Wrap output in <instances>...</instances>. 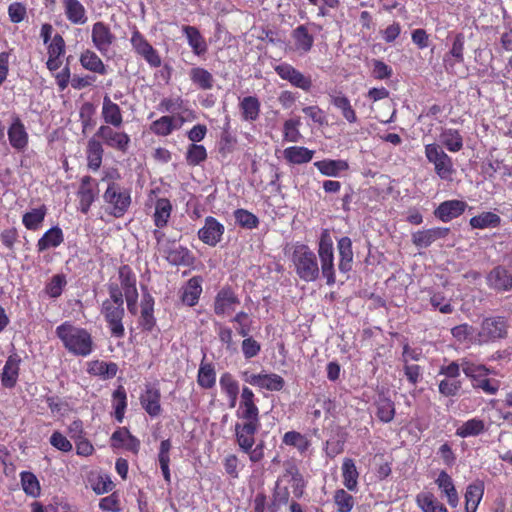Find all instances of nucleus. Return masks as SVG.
Instances as JSON below:
<instances>
[{
	"label": "nucleus",
	"instance_id": "f257e3e1",
	"mask_svg": "<svg viewBox=\"0 0 512 512\" xmlns=\"http://www.w3.org/2000/svg\"><path fill=\"white\" fill-rule=\"evenodd\" d=\"M237 421L234 425L235 441L240 451L246 453L252 463H259L264 459L265 444L256 443V434L261 428L260 413H235Z\"/></svg>",
	"mask_w": 512,
	"mask_h": 512
},
{
	"label": "nucleus",
	"instance_id": "f03ea898",
	"mask_svg": "<svg viewBox=\"0 0 512 512\" xmlns=\"http://www.w3.org/2000/svg\"><path fill=\"white\" fill-rule=\"evenodd\" d=\"M107 290L109 297L102 302L100 314L103 316L111 335L115 338H123L125 336L123 324L125 299L117 283H108Z\"/></svg>",
	"mask_w": 512,
	"mask_h": 512
},
{
	"label": "nucleus",
	"instance_id": "7ed1b4c3",
	"mask_svg": "<svg viewBox=\"0 0 512 512\" xmlns=\"http://www.w3.org/2000/svg\"><path fill=\"white\" fill-rule=\"evenodd\" d=\"M55 333L64 348L75 356L87 357L94 349L91 333L85 328L75 326L70 321H65L57 326Z\"/></svg>",
	"mask_w": 512,
	"mask_h": 512
},
{
	"label": "nucleus",
	"instance_id": "20e7f679",
	"mask_svg": "<svg viewBox=\"0 0 512 512\" xmlns=\"http://www.w3.org/2000/svg\"><path fill=\"white\" fill-rule=\"evenodd\" d=\"M291 262L296 275L304 282H314L320 276L319 263L314 251L306 244L293 246Z\"/></svg>",
	"mask_w": 512,
	"mask_h": 512
},
{
	"label": "nucleus",
	"instance_id": "39448f33",
	"mask_svg": "<svg viewBox=\"0 0 512 512\" xmlns=\"http://www.w3.org/2000/svg\"><path fill=\"white\" fill-rule=\"evenodd\" d=\"M105 212L114 218H122L130 209L132 191L115 181H109L104 191Z\"/></svg>",
	"mask_w": 512,
	"mask_h": 512
},
{
	"label": "nucleus",
	"instance_id": "423d86ee",
	"mask_svg": "<svg viewBox=\"0 0 512 512\" xmlns=\"http://www.w3.org/2000/svg\"><path fill=\"white\" fill-rule=\"evenodd\" d=\"M317 253L320 261V274L325 278L328 286H333L336 283L334 243L328 229H323L320 234Z\"/></svg>",
	"mask_w": 512,
	"mask_h": 512
},
{
	"label": "nucleus",
	"instance_id": "0eeeda50",
	"mask_svg": "<svg viewBox=\"0 0 512 512\" xmlns=\"http://www.w3.org/2000/svg\"><path fill=\"white\" fill-rule=\"evenodd\" d=\"M427 161L433 165L435 174L444 181H451L456 173L454 162L440 144L429 143L424 146Z\"/></svg>",
	"mask_w": 512,
	"mask_h": 512
},
{
	"label": "nucleus",
	"instance_id": "6e6552de",
	"mask_svg": "<svg viewBox=\"0 0 512 512\" xmlns=\"http://www.w3.org/2000/svg\"><path fill=\"white\" fill-rule=\"evenodd\" d=\"M118 279L120 290L130 312L135 309L138 301V290L136 286V275L128 264H123L118 268Z\"/></svg>",
	"mask_w": 512,
	"mask_h": 512
},
{
	"label": "nucleus",
	"instance_id": "1a4fd4ad",
	"mask_svg": "<svg viewBox=\"0 0 512 512\" xmlns=\"http://www.w3.org/2000/svg\"><path fill=\"white\" fill-rule=\"evenodd\" d=\"M95 137L116 151L127 153L131 144V137L125 131L114 129L112 126L101 125L95 133Z\"/></svg>",
	"mask_w": 512,
	"mask_h": 512
},
{
	"label": "nucleus",
	"instance_id": "9d476101",
	"mask_svg": "<svg viewBox=\"0 0 512 512\" xmlns=\"http://www.w3.org/2000/svg\"><path fill=\"white\" fill-rule=\"evenodd\" d=\"M239 305L240 298L235 289L230 285H224L214 297L213 312L216 316L225 317L234 313Z\"/></svg>",
	"mask_w": 512,
	"mask_h": 512
},
{
	"label": "nucleus",
	"instance_id": "9b49d317",
	"mask_svg": "<svg viewBox=\"0 0 512 512\" xmlns=\"http://www.w3.org/2000/svg\"><path fill=\"white\" fill-rule=\"evenodd\" d=\"M245 382L259 389L267 391L278 392L285 386V380L282 376L276 373L260 372L257 374H249L248 371L242 373Z\"/></svg>",
	"mask_w": 512,
	"mask_h": 512
},
{
	"label": "nucleus",
	"instance_id": "f8f14e48",
	"mask_svg": "<svg viewBox=\"0 0 512 512\" xmlns=\"http://www.w3.org/2000/svg\"><path fill=\"white\" fill-rule=\"evenodd\" d=\"M131 45L135 52L140 55L151 67L161 66V57L158 51L146 40V38L135 30L131 36Z\"/></svg>",
	"mask_w": 512,
	"mask_h": 512
},
{
	"label": "nucleus",
	"instance_id": "ddd939ff",
	"mask_svg": "<svg viewBox=\"0 0 512 512\" xmlns=\"http://www.w3.org/2000/svg\"><path fill=\"white\" fill-rule=\"evenodd\" d=\"M274 70L281 79L288 81L294 87L306 92L312 88L311 77L304 75L289 63H280L274 67Z\"/></svg>",
	"mask_w": 512,
	"mask_h": 512
},
{
	"label": "nucleus",
	"instance_id": "4468645a",
	"mask_svg": "<svg viewBox=\"0 0 512 512\" xmlns=\"http://www.w3.org/2000/svg\"><path fill=\"white\" fill-rule=\"evenodd\" d=\"M91 40L94 48L102 55H106L115 42L116 37L107 23L97 21L92 25Z\"/></svg>",
	"mask_w": 512,
	"mask_h": 512
},
{
	"label": "nucleus",
	"instance_id": "2eb2a0df",
	"mask_svg": "<svg viewBox=\"0 0 512 512\" xmlns=\"http://www.w3.org/2000/svg\"><path fill=\"white\" fill-rule=\"evenodd\" d=\"M507 334V322L504 317H488L481 323L479 338L483 342L504 338Z\"/></svg>",
	"mask_w": 512,
	"mask_h": 512
},
{
	"label": "nucleus",
	"instance_id": "dca6fc26",
	"mask_svg": "<svg viewBox=\"0 0 512 512\" xmlns=\"http://www.w3.org/2000/svg\"><path fill=\"white\" fill-rule=\"evenodd\" d=\"M465 36L463 33H456L452 39L451 47L443 57V65L447 73L454 74L456 64L464 62Z\"/></svg>",
	"mask_w": 512,
	"mask_h": 512
},
{
	"label": "nucleus",
	"instance_id": "f3484780",
	"mask_svg": "<svg viewBox=\"0 0 512 512\" xmlns=\"http://www.w3.org/2000/svg\"><path fill=\"white\" fill-rule=\"evenodd\" d=\"M225 232L224 225L213 216H207L204 226L198 230V238L204 244L215 247L221 242Z\"/></svg>",
	"mask_w": 512,
	"mask_h": 512
},
{
	"label": "nucleus",
	"instance_id": "a211bd4d",
	"mask_svg": "<svg viewBox=\"0 0 512 512\" xmlns=\"http://www.w3.org/2000/svg\"><path fill=\"white\" fill-rule=\"evenodd\" d=\"M77 197L79 200L78 210L87 214L97 197V183L91 176L85 175L81 178Z\"/></svg>",
	"mask_w": 512,
	"mask_h": 512
},
{
	"label": "nucleus",
	"instance_id": "6ab92c4d",
	"mask_svg": "<svg viewBox=\"0 0 512 512\" xmlns=\"http://www.w3.org/2000/svg\"><path fill=\"white\" fill-rule=\"evenodd\" d=\"M142 409L152 418L162 413L161 391L155 385L147 384L139 396Z\"/></svg>",
	"mask_w": 512,
	"mask_h": 512
},
{
	"label": "nucleus",
	"instance_id": "aec40b11",
	"mask_svg": "<svg viewBox=\"0 0 512 512\" xmlns=\"http://www.w3.org/2000/svg\"><path fill=\"white\" fill-rule=\"evenodd\" d=\"M450 233L448 227H432L418 230L411 235L413 245L419 249H425L431 246L439 239L446 238Z\"/></svg>",
	"mask_w": 512,
	"mask_h": 512
},
{
	"label": "nucleus",
	"instance_id": "412c9836",
	"mask_svg": "<svg viewBox=\"0 0 512 512\" xmlns=\"http://www.w3.org/2000/svg\"><path fill=\"white\" fill-rule=\"evenodd\" d=\"M467 208L468 204L463 200H445L435 208L434 216L441 222L447 223L460 217Z\"/></svg>",
	"mask_w": 512,
	"mask_h": 512
},
{
	"label": "nucleus",
	"instance_id": "4be33fe9",
	"mask_svg": "<svg viewBox=\"0 0 512 512\" xmlns=\"http://www.w3.org/2000/svg\"><path fill=\"white\" fill-rule=\"evenodd\" d=\"M487 286L498 292L512 290V274L502 265L494 267L486 276Z\"/></svg>",
	"mask_w": 512,
	"mask_h": 512
},
{
	"label": "nucleus",
	"instance_id": "5701e85b",
	"mask_svg": "<svg viewBox=\"0 0 512 512\" xmlns=\"http://www.w3.org/2000/svg\"><path fill=\"white\" fill-rule=\"evenodd\" d=\"M8 140L12 148L17 151H24L29 142V135L18 115L12 117V122L7 131Z\"/></svg>",
	"mask_w": 512,
	"mask_h": 512
},
{
	"label": "nucleus",
	"instance_id": "b1692460",
	"mask_svg": "<svg viewBox=\"0 0 512 512\" xmlns=\"http://www.w3.org/2000/svg\"><path fill=\"white\" fill-rule=\"evenodd\" d=\"M21 363L22 358L18 353L14 352L8 356L0 374L1 384L4 388L12 389L16 386Z\"/></svg>",
	"mask_w": 512,
	"mask_h": 512
},
{
	"label": "nucleus",
	"instance_id": "393cba45",
	"mask_svg": "<svg viewBox=\"0 0 512 512\" xmlns=\"http://www.w3.org/2000/svg\"><path fill=\"white\" fill-rule=\"evenodd\" d=\"M309 27L321 30L322 26L314 22L308 24H301L292 31V39L294 40L295 47L297 50L307 53L314 45V37L309 32Z\"/></svg>",
	"mask_w": 512,
	"mask_h": 512
},
{
	"label": "nucleus",
	"instance_id": "a878e982",
	"mask_svg": "<svg viewBox=\"0 0 512 512\" xmlns=\"http://www.w3.org/2000/svg\"><path fill=\"white\" fill-rule=\"evenodd\" d=\"M101 117L105 125L120 128L123 125V112L120 106L113 102L108 95L103 97Z\"/></svg>",
	"mask_w": 512,
	"mask_h": 512
},
{
	"label": "nucleus",
	"instance_id": "bb28decb",
	"mask_svg": "<svg viewBox=\"0 0 512 512\" xmlns=\"http://www.w3.org/2000/svg\"><path fill=\"white\" fill-rule=\"evenodd\" d=\"M165 259L173 266L192 267L195 263L194 254L185 246H172L165 250Z\"/></svg>",
	"mask_w": 512,
	"mask_h": 512
},
{
	"label": "nucleus",
	"instance_id": "cd10ccee",
	"mask_svg": "<svg viewBox=\"0 0 512 512\" xmlns=\"http://www.w3.org/2000/svg\"><path fill=\"white\" fill-rule=\"evenodd\" d=\"M202 277L193 276L182 287L180 299L183 304L193 307L198 304L202 294Z\"/></svg>",
	"mask_w": 512,
	"mask_h": 512
},
{
	"label": "nucleus",
	"instance_id": "c85d7f7f",
	"mask_svg": "<svg viewBox=\"0 0 512 512\" xmlns=\"http://www.w3.org/2000/svg\"><path fill=\"white\" fill-rule=\"evenodd\" d=\"M221 393L227 398L229 408H234L237 404L240 393L239 382L230 372H224L219 378Z\"/></svg>",
	"mask_w": 512,
	"mask_h": 512
},
{
	"label": "nucleus",
	"instance_id": "c756f323",
	"mask_svg": "<svg viewBox=\"0 0 512 512\" xmlns=\"http://www.w3.org/2000/svg\"><path fill=\"white\" fill-rule=\"evenodd\" d=\"M337 250L339 255L338 269L342 273H348L352 270L353 266V247L352 241L349 237H341L337 241Z\"/></svg>",
	"mask_w": 512,
	"mask_h": 512
},
{
	"label": "nucleus",
	"instance_id": "7c9ffc66",
	"mask_svg": "<svg viewBox=\"0 0 512 512\" xmlns=\"http://www.w3.org/2000/svg\"><path fill=\"white\" fill-rule=\"evenodd\" d=\"M329 98L330 103L341 112L342 117L349 124H355L358 121L356 111L351 105L350 99L341 91L337 93H330Z\"/></svg>",
	"mask_w": 512,
	"mask_h": 512
},
{
	"label": "nucleus",
	"instance_id": "2f4dec72",
	"mask_svg": "<svg viewBox=\"0 0 512 512\" xmlns=\"http://www.w3.org/2000/svg\"><path fill=\"white\" fill-rule=\"evenodd\" d=\"M435 483L440 489L441 493L447 498L448 504L452 508H456L459 504V495L451 476L446 471L442 470L438 474Z\"/></svg>",
	"mask_w": 512,
	"mask_h": 512
},
{
	"label": "nucleus",
	"instance_id": "473e14b6",
	"mask_svg": "<svg viewBox=\"0 0 512 512\" xmlns=\"http://www.w3.org/2000/svg\"><path fill=\"white\" fill-rule=\"evenodd\" d=\"M79 62L83 69L92 73L99 75H106L108 73L107 66L98 54L91 49H85L80 53Z\"/></svg>",
	"mask_w": 512,
	"mask_h": 512
},
{
	"label": "nucleus",
	"instance_id": "72a5a7b5",
	"mask_svg": "<svg viewBox=\"0 0 512 512\" xmlns=\"http://www.w3.org/2000/svg\"><path fill=\"white\" fill-rule=\"evenodd\" d=\"M64 14L73 25H83L87 22V12L79 0H62Z\"/></svg>",
	"mask_w": 512,
	"mask_h": 512
},
{
	"label": "nucleus",
	"instance_id": "f704fd0d",
	"mask_svg": "<svg viewBox=\"0 0 512 512\" xmlns=\"http://www.w3.org/2000/svg\"><path fill=\"white\" fill-rule=\"evenodd\" d=\"M485 485L482 480H476L466 487L465 512H476L484 495Z\"/></svg>",
	"mask_w": 512,
	"mask_h": 512
},
{
	"label": "nucleus",
	"instance_id": "c9c22d12",
	"mask_svg": "<svg viewBox=\"0 0 512 512\" xmlns=\"http://www.w3.org/2000/svg\"><path fill=\"white\" fill-rule=\"evenodd\" d=\"M173 206L168 198H157L154 204L153 222L158 229L165 228L171 218Z\"/></svg>",
	"mask_w": 512,
	"mask_h": 512
},
{
	"label": "nucleus",
	"instance_id": "e433bc0d",
	"mask_svg": "<svg viewBox=\"0 0 512 512\" xmlns=\"http://www.w3.org/2000/svg\"><path fill=\"white\" fill-rule=\"evenodd\" d=\"M139 323L141 328L147 332H151L156 326V319L154 317V298L149 293H145L143 295Z\"/></svg>",
	"mask_w": 512,
	"mask_h": 512
},
{
	"label": "nucleus",
	"instance_id": "4c0bfd02",
	"mask_svg": "<svg viewBox=\"0 0 512 512\" xmlns=\"http://www.w3.org/2000/svg\"><path fill=\"white\" fill-rule=\"evenodd\" d=\"M104 155L103 145L100 140L92 137L87 142L86 159L87 167L92 171H98L102 165Z\"/></svg>",
	"mask_w": 512,
	"mask_h": 512
},
{
	"label": "nucleus",
	"instance_id": "58836bf2",
	"mask_svg": "<svg viewBox=\"0 0 512 512\" xmlns=\"http://www.w3.org/2000/svg\"><path fill=\"white\" fill-rule=\"evenodd\" d=\"M64 242V234L59 226H53L48 229L40 239L36 247L38 252H44L50 248H57Z\"/></svg>",
	"mask_w": 512,
	"mask_h": 512
},
{
	"label": "nucleus",
	"instance_id": "ea45409f",
	"mask_svg": "<svg viewBox=\"0 0 512 512\" xmlns=\"http://www.w3.org/2000/svg\"><path fill=\"white\" fill-rule=\"evenodd\" d=\"M439 138L441 146L445 147L451 153H457L463 148V136L458 129L444 128L442 129Z\"/></svg>",
	"mask_w": 512,
	"mask_h": 512
},
{
	"label": "nucleus",
	"instance_id": "a19ab883",
	"mask_svg": "<svg viewBox=\"0 0 512 512\" xmlns=\"http://www.w3.org/2000/svg\"><path fill=\"white\" fill-rule=\"evenodd\" d=\"M179 120L180 124L176 125L175 117L164 115L161 116L159 119L153 121L149 126V130L157 136L165 137L170 135L174 130L180 128V126L184 122V118L179 117Z\"/></svg>",
	"mask_w": 512,
	"mask_h": 512
},
{
	"label": "nucleus",
	"instance_id": "79ce46f5",
	"mask_svg": "<svg viewBox=\"0 0 512 512\" xmlns=\"http://www.w3.org/2000/svg\"><path fill=\"white\" fill-rule=\"evenodd\" d=\"M182 32L186 36L188 44L195 55L201 56L206 53L207 43L196 27L185 25L182 27Z\"/></svg>",
	"mask_w": 512,
	"mask_h": 512
},
{
	"label": "nucleus",
	"instance_id": "37998d69",
	"mask_svg": "<svg viewBox=\"0 0 512 512\" xmlns=\"http://www.w3.org/2000/svg\"><path fill=\"white\" fill-rule=\"evenodd\" d=\"M243 121L254 122L259 118L261 103L256 96H246L239 102Z\"/></svg>",
	"mask_w": 512,
	"mask_h": 512
},
{
	"label": "nucleus",
	"instance_id": "c03bdc74",
	"mask_svg": "<svg viewBox=\"0 0 512 512\" xmlns=\"http://www.w3.org/2000/svg\"><path fill=\"white\" fill-rule=\"evenodd\" d=\"M87 372L92 376H98L107 380L116 376L118 372V365L115 362L93 360L88 363Z\"/></svg>",
	"mask_w": 512,
	"mask_h": 512
},
{
	"label": "nucleus",
	"instance_id": "a18cd8bd",
	"mask_svg": "<svg viewBox=\"0 0 512 512\" xmlns=\"http://www.w3.org/2000/svg\"><path fill=\"white\" fill-rule=\"evenodd\" d=\"M472 229L484 230L488 228H498L501 225V218L498 214L491 211H484L473 216L469 220Z\"/></svg>",
	"mask_w": 512,
	"mask_h": 512
},
{
	"label": "nucleus",
	"instance_id": "49530a36",
	"mask_svg": "<svg viewBox=\"0 0 512 512\" xmlns=\"http://www.w3.org/2000/svg\"><path fill=\"white\" fill-rule=\"evenodd\" d=\"M342 479L343 485L347 490L355 492L358 488L359 472L356 468L355 462L351 458H345L342 463Z\"/></svg>",
	"mask_w": 512,
	"mask_h": 512
},
{
	"label": "nucleus",
	"instance_id": "de8ad7c7",
	"mask_svg": "<svg viewBox=\"0 0 512 512\" xmlns=\"http://www.w3.org/2000/svg\"><path fill=\"white\" fill-rule=\"evenodd\" d=\"M197 384L205 390L214 388L216 385V371L213 363L201 361L197 373Z\"/></svg>",
	"mask_w": 512,
	"mask_h": 512
},
{
	"label": "nucleus",
	"instance_id": "09e8293b",
	"mask_svg": "<svg viewBox=\"0 0 512 512\" xmlns=\"http://www.w3.org/2000/svg\"><path fill=\"white\" fill-rule=\"evenodd\" d=\"M284 158L291 164H304L312 160L314 151L304 146H290L283 151Z\"/></svg>",
	"mask_w": 512,
	"mask_h": 512
},
{
	"label": "nucleus",
	"instance_id": "8fccbe9b",
	"mask_svg": "<svg viewBox=\"0 0 512 512\" xmlns=\"http://www.w3.org/2000/svg\"><path fill=\"white\" fill-rule=\"evenodd\" d=\"M191 82L201 90H210L214 86V77L211 72L202 67H193L189 71Z\"/></svg>",
	"mask_w": 512,
	"mask_h": 512
},
{
	"label": "nucleus",
	"instance_id": "3c124183",
	"mask_svg": "<svg viewBox=\"0 0 512 512\" xmlns=\"http://www.w3.org/2000/svg\"><path fill=\"white\" fill-rule=\"evenodd\" d=\"M127 393L123 385H119L112 393V406L114 409V418L118 423L124 420L127 409Z\"/></svg>",
	"mask_w": 512,
	"mask_h": 512
},
{
	"label": "nucleus",
	"instance_id": "603ef678",
	"mask_svg": "<svg viewBox=\"0 0 512 512\" xmlns=\"http://www.w3.org/2000/svg\"><path fill=\"white\" fill-rule=\"evenodd\" d=\"M282 443L297 449V451L304 455L311 446V441L304 434L298 431H288L282 437Z\"/></svg>",
	"mask_w": 512,
	"mask_h": 512
},
{
	"label": "nucleus",
	"instance_id": "864d4df0",
	"mask_svg": "<svg viewBox=\"0 0 512 512\" xmlns=\"http://www.w3.org/2000/svg\"><path fill=\"white\" fill-rule=\"evenodd\" d=\"M46 214V206L41 205L38 208H34L31 211L24 213L22 216V223L27 230L37 231L42 226Z\"/></svg>",
	"mask_w": 512,
	"mask_h": 512
},
{
	"label": "nucleus",
	"instance_id": "5fc2aeb1",
	"mask_svg": "<svg viewBox=\"0 0 512 512\" xmlns=\"http://www.w3.org/2000/svg\"><path fill=\"white\" fill-rule=\"evenodd\" d=\"M314 166L322 175L330 177H336L340 172L346 171L349 168V165L345 160L331 159L317 161L314 163Z\"/></svg>",
	"mask_w": 512,
	"mask_h": 512
},
{
	"label": "nucleus",
	"instance_id": "6e6d98bb",
	"mask_svg": "<svg viewBox=\"0 0 512 512\" xmlns=\"http://www.w3.org/2000/svg\"><path fill=\"white\" fill-rule=\"evenodd\" d=\"M172 443L170 439L162 440L159 446L158 462L162 471V475L167 484L171 483L170 473V451Z\"/></svg>",
	"mask_w": 512,
	"mask_h": 512
},
{
	"label": "nucleus",
	"instance_id": "4d7b16f0",
	"mask_svg": "<svg viewBox=\"0 0 512 512\" xmlns=\"http://www.w3.org/2000/svg\"><path fill=\"white\" fill-rule=\"evenodd\" d=\"M416 503L422 512H449L448 509L430 493H419Z\"/></svg>",
	"mask_w": 512,
	"mask_h": 512
},
{
	"label": "nucleus",
	"instance_id": "13d9d810",
	"mask_svg": "<svg viewBox=\"0 0 512 512\" xmlns=\"http://www.w3.org/2000/svg\"><path fill=\"white\" fill-rule=\"evenodd\" d=\"M236 412L260 413L259 407L257 406L256 396L253 390L248 386H243L241 389L239 406Z\"/></svg>",
	"mask_w": 512,
	"mask_h": 512
},
{
	"label": "nucleus",
	"instance_id": "bf43d9fd",
	"mask_svg": "<svg viewBox=\"0 0 512 512\" xmlns=\"http://www.w3.org/2000/svg\"><path fill=\"white\" fill-rule=\"evenodd\" d=\"M485 430V423L482 419L472 418L464 422L456 429V435L461 438L474 437L482 434Z\"/></svg>",
	"mask_w": 512,
	"mask_h": 512
},
{
	"label": "nucleus",
	"instance_id": "052dcab7",
	"mask_svg": "<svg viewBox=\"0 0 512 512\" xmlns=\"http://www.w3.org/2000/svg\"><path fill=\"white\" fill-rule=\"evenodd\" d=\"M376 416L383 423H390L395 416V404L387 397H380L376 402Z\"/></svg>",
	"mask_w": 512,
	"mask_h": 512
},
{
	"label": "nucleus",
	"instance_id": "680f3d73",
	"mask_svg": "<svg viewBox=\"0 0 512 512\" xmlns=\"http://www.w3.org/2000/svg\"><path fill=\"white\" fill-rule=\"evenodd\" d=\"M333 502L337 512H351L355 505L354 497L343 488L335 490Z\"/></svg>",
	"mask_w": 512,
	"mask_h": 512
},
{
	"label": "nucleus",
	"instance_id": "e2e57ef3",
	"mask_svg": "<svg viewBox=\"0 0 512 512\" xmlns=\"http://www.w3.org/2000/svg\"><path fill=\"white\" fill-rule=\"evenodd\" d=\"M208 154L204 145L189 144L185 154V160L190 166H198L207 160Z\"/></svg>",
	"mask_w": 512,
	"mask_h": 512
},
{
	"label": "nucleus",
	"instance_id": "0e129e2a",
	"mask_svg": "<svg viewBox=\"0 0 512 512\" xmlns=\"http://www.w3.org/2000/svg\"><path fill=\"white\" fill-rule=\"evenodd\" d=\"M461 368L463 373L471 379L472 384L476 382V379L486 377L490 370L482 364H476L470 360L463 359L461 362Z\"/></svg>",
	"mask_w": 512,
	"mask_h": 512
},
{
	"label": "nucleus",
	"instance_id": "69168bd1",
	"mask_svg": "<svg viewBox=\"0 0 512 512\" xmlns=\"http://www.w3.org/2000/svg\"><path fill=\"white\" fill-rule=\"evenodd\" d=\"M21 485L23 491L31 497H38L41 493L40 483L37 477L29 471H23L20 473Z\"/></svg>",
	"mask_w": 512,
	"mask_h": 512
},
{
	"label": "nucleus",
	"instance_id": "338daca9",
	"mask_svg": "<svg viewBox=\"0 0 512 512\" xmlns=\"http://www.w3.org/2000/svg\"><path fill=\"white\" fill-rule=\"evenodd\" d=\"M301 121L299 118H291L283 124V140L286 142H299L302 139L299 127Z\"/></svg>",
	"mask_w": 512,
	"mask_h": 512
},
{
	"label": "nucleus",
	"instance_id": "774afa93",
	"mask_svg": "<svg viewBox=\"0 0 512 512\" xmlns=\"http://www.w3.org/2000/svg\"><path fill=\"white\" fill-rule=\"evenodd\" d=\"M89 482L92 490L97 495L108 493L115 487V484L107 474H97L95 477H90Z\"/></svg>",
	"mask_w": 512,
	"mask_h": 512
}]
</instances>
